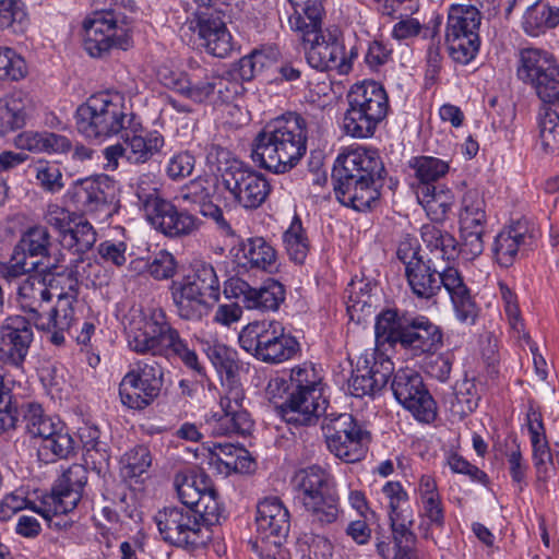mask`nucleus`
<instances>
[{"label": "nucleus", "mask_w": 559, "mask_h": 559, "mask_svg": "<svg viewBox=\"0 0 559 559\" xmlns=\"http://www.w3.org/2000/svg\"><path fill=\"white\" fill-rule=\"evenodd\" d=\"M195 516L190 508L169 507L157 512L155 522L165 542L177 547L197 548L204 545L210 535Z\"/></svg>", "instance_id": "nucleus-15"}, {"label": "nucleus", "mask_w": 559, "mask_h": 559, "mask_svg": "<svg viewBox=\"0 0 559 559\" xmlns=\"http://www.w3.org/2000/svg\"><path fill=\"white\" fill-rule=\"evenodd\" d=\"M34 333L29 320L11 316L0 325V362L21 368L26 359Z\"/></svg>", "instance_id": "nucleus-26"}, {"label": "nucleus", "mask_w": 559, "mask_h": 559, "mask_svg": "<svg viewBox=\"0 0 559 559\" xmlns=\"http://www.w3.org/2000/svg\"><path fill=\"white\" fill-rule=\"evenodd\" d=\"M486 228H460L462 242L459 248L456 239L448 231L427 225L421 229V237L431 251L440 252L444 260H452L459 254L469 261L484 251L483 236Z\"/></svg>", "instance_id": "nucleus-21"}, {"label": "nucleus", "mask_w": 559, "mask_h": 559, "mask_svg": "<svg viewBox=\"0 0 559 559\" xmlns=\"http://www.w3.org/2000/svg\"><path fill=\"white\" fill-rule=\"evenodd\" d=\"M378 347L389 345L413 350L415 354L432 353L442 345V332L425 316L403 314L395 310L382 311L374 325Z\"/></svg>", "instance_id": "nucleus-4"}, {"label": "nucleus", "mask_w": 559, "mask_h": 559, "mask_svg": "<svg viewBox=\"0 0 559 559\" xmlns=\"http://www.w3.org/2000/svg\"><path fill=\"white\" fill-rule=\"evenodd\" d=\"M384 173L377 151L364 146L347 147L336 158L332 178L336 199L358 212L377 202L378 186Z\"/></svg>", "instance_id": "nucleus-1"}, {"label": "nucleus", "mask_w": 559, "mask_h": 559, "mask_svg": "<svg viewBox=\"0 0 559 559\" xmlns=\"http://www.w3.org/2000/svg\"><path fill=\"white\" fill-rule=\"evenodd\" d=\"M480 13L475 5L453 4L449 10L445 40L452 59L466 64L479 49Z\"/></svg>", "instance_id": "nucleus-13"}, {"label": "nucleus", "mask_w": 559, "mask_h": 559, "mask_svg": "<svg viewBox=\"0 0 559 559\" xmlns=\"http://www.w3.org/2000/svg\"><path fill=\"white\" fill-rule=\"evenodd\" d=\"M245 391L240 384L230 380L221 396L222 414L206 418L205 425L213 436H245L252 429L253 421L243 405Z\"/></svg>", "instance_id": "nucleus-17"}, {"label": "nucleus", "mask_w": 559, "mask_h": 559, "mask_svg": "<svg viewBox=\"0 0 559 559\" xmlns=\"http://www.w3.org/2000/svg\"><path fill=\"white\" fill-rule=\"evenodd\" d=\"M518 76L530 84L544 103L559 100V66L549 52L537 48L523 49Z\"/></svg>", "instance_id": "nucleus-14"}, {"label": "nucleus", "mask_w": 559, "mask_h": 559, "mask_svg": "<svg viewBox=\"0 0 559 559\" xmlns=\"http://www.w3.org/2000/svg\"><path fill=\"white\" fill-rule=\"evenodd\" d=\"M522 25L526 34L538 36L558 25V15L547 2L538 0L526 9Z\"/></svg>", "instance_id": "nucleus-48"}, {"label": "nucleus", "mask_w": 559, "mask_h": 559, "mask_svg": "<svg viewBox=\"0 0 559 559\" xmlns=\"http://www.w3.org/2000/svg\"><path fill=\"white\" fill-rule=\"evenodd\" d=\"M33 171L36 186L44 192L58 194L64 189L66 183L63 174L60 167L56 164L49 160L39 159L33 165Z\"/></svg>", "instance_id": "nucleus-54"}, {"label": "nucleus", "mask_w": 559, "mask_h": 559, "mask_svg": "<svg viewBox=\"0 0 559 559\" xmlns=\"http://www.w3.org/2000/svg\"><path fill=\"white\" fill-rule=\"evenodd\" d=\"M50 247L51 236L48 229L43 225H35L22 233L13 249L26 259L47 258L49 257Z\"/></svg>", "instance_id": "nucleus-45"}, {"label": "nucleus", "mask_w": 559, "mask_h": 559, "mask_svg": "<svg viewBox=\"0 0 559 559\" xmlns=\"http://www.w3.org/2000/svg\"><path fill=\"white\" fill-rule=\"evenodd\" d=\"M309 66L319 71H335L347 74L352 70V60L356 53L345 51L343 39L331 32H320L302 40Z\"/></svg>", "instance_id": "nucleus-20"}, {"label": "nucleus", "mask_w": 559, "mask_h": 559, "mask_svg": "<svg viewBox=\"0 0 559 559\" xmlns=\"http://www.w3.org/2000/svg\"><path fill=\"white\" fill-rule=\"evenodd\" d=\"M322 431L329 451L345 463L364 459L370 442V432L350 414H329L322 420Z\"/></svg>", "instance_id": "nucleus-11"}, {"label": "nucleus", "mask_w": 559, "mask_h": 559, "mask_svg": "<svg viewBox=\"0 0 559 559\" xmlns=\"http://www.w3.org/2000/svg\"><path fill=\"white\" fill-rule=\"evenodd\" d=\"M441 287L448 292L457 320L464 324L475 323L479 308L476 305L469 288L466 286L461 273L454 267H447L439 272Z\"/></svg>", "instance_id": "nucleus-32"}, {"label": "nucleus", "mask_w": 559, "mask_h": 559, "mask_svg": "<svg viewBox=\"0 0 559 559\" xmlns=\"http://www.w3.org/2000/svg\"><path fill=\"white\" fill-rule=\"evenodd\" d=\"M391 389L397 402L417 420L431 423L436 418V402L417 371L413 369L399 370L394 374Z\"/></svg>", "instance_id": "nucleus-19"}, {"label": "nucleus", "mask_w": 559, "mask_h": 559, "mask_svg": "<svg viewBox=\"0 0 559 559\" xmlns=\"http://www.w3.org/2000/svg\"><path fill=\"white\" fill-rule=\"evenodd\" d=\"M155 229L165 236L177 238L195 233L202 222L187 210L179 211L170 201L162 202L146 218Z\"/></svg>", "instance_id": "nucleus-31"}, {"label": "nucleus", "mask_w": 559, "mask_h": 559, "mask_svg": "<svg viewBox=\"0 0 559 559\" xmlns=\"http://www.w3.org/2000/svg\"><path fill=\"white\" fill-rule=\"evenodd\" d=\"M250 461L246 457V451L230 443H215L211 450L210 464L217 465L221 473H230L248 468Z\"/></svg>", "instance_id": "nucleus-49"}, {"label": "nucleus", "mask_w": 559, "mask_h": 559, "mask_svg": "<svg viewBox=\"0 0 559 559\" xmlns=\"http://www.w3.org/2000/svg\"><path fill=\"white\" fill-rule=\"evenodd\" d=\"M307 140L305 119L296 114L283 115L267 122L257 134L252 158L274 174H285L305 156Z\"/></svg>", "instance_id": "nucleus-2"}, {"label": "nucleus", "mask_w": 559, "mask_h": 559, "mask_svg": "<svg viewBox=\"0 0 559 559\" xmlns=\"http://www.w3.org/2000/svg\"><path fill=\"white\" fill-rule=\"evenodd\" d=\"M87 481V471L83 465L70 466L56 481L47 497H53L63 502V510H74L82 499Z\"/></svg>", "instance_id": "nucleus-37"}, {"label": "nucleus", "mask_w": 559, "mask_h": 559, "mask_svg": "<svg viewBox=\"0 0 559 559\" xmlns=\"http://www.w3.org/2000/svg\"><path fill=\"white\" fill-rule=\"evenodd\" d=\"M73 254L74 258L70 259L67 265L69 278L73 280L75 284L85 282L96 285L102 271L100 264L87 252Z\"/></svg>", "instance_id": "nucleus-55"}, {"label": "nucleus", "mask_w": 559, "mask_h": 559, "mask_svg": "<svg viewBox=\"0 0 559 559\" xmlns=\"http://www.w3.org/2000/svg\"><path fill=\"white\" fill-rule=\"evenodd\" d=\"M27 100L21 93L0 98V135L21 129L26 123Z\"/></svg>", "instance_id": "nucleus-43"}, {"label": "nucleus", "mask_w": 559, "mask_h": 559, "mask_svg": "<svg viewBox=\"0 0 559 559\" xmlns=\"http://www.w3.org/2000/svg\"><path fill=\"white\" fill-rule=\"evenodd\" d=\"M255 524L262 539L274 538L273 544L278 545L289 532L288 510L280 498L267 497L258 503Z\"/></svg>", "instance_id": "nucleus-30"}, {"label": "nucleus", "mask_w": 559, "mask_h": 559, "mask_svg": "<svg viewBox=\"0 0 559 559\" xmlns=\"http://www.w3.org/2000/svg\"><path fill=\"white\" fill-rule=\"evenodd\" d=\"M27 14L20 0H0V28L23 33L27 26Z\"/></svg>", "instance_id": "nucleus-60"}, {"label": "nucleus", "mask_w": 559, "mask_h": 559, "mask_svg": "<svg viewBox=\"0 0 559 559\" xmlns=\"http://www.w3.org/2000/svg\"><path fill=\"white\" fill-rule=\"evenodd\" d=\"M292 484L312 521L330 524L338 518V499L333 491L332 477L323 468L312 465L295 473Z\"/></svg>", "instance_id": "nucleus-8"}, {"label": "nucleus", "mask_w": 559, "mask_h": 559, "mask_svg": "<svg viewBox=\"0 0 559 559\" xmlns=\"http://www.w3.org/2000/svg\"><path fill=\"white\" fill-rule=\"evenodd\" d=\"M22 421L27 435L41 439L39 454L49 460L68 459L74 451V440L67 426L45 413L41 405L27 403L22 406Z\"/></svg>", "instance_id": "nucleus-10"}, {"label": "nucleus", "mask_w": 559, "mask_h": 559, "mask_svg": "<svg viewBox=\"0 0 559 559\" xmlns=\"http://www.w3.org/2000/svg\"><path fill=\"white\" fill-rule=\"evenodd\" d=\"M221 170V167H218ZM222 183L245 209L260 207L266 200L271 186L266 178L234 159L221 173Z\"/></svg>", "instance_id": "nucleus-16"}, {"label": "nucleus", "mask_w": 559, "mask_h": 559, "mask_svg": "<svg viewBox=\"0 0 559 559\" xmlns=\"http://www.w3.org/2000/svg\"><path fill=\"white\" fill-rule=\"evenodd\" d=\"M539 238V229L527 218L506 226L495 238L493 255L499 265L511 266L519 255L532 250Z\"/></svg>", "instance_id": "nucleus-25"}, {"label": "nucleus", "mask_w": 559, "mask_h": 559, "mask_svg": "<svg viewBox=\"0 0 559 559\" xmlns=\"http://www.w3.org/2000/svg\"><path fill=\"white\" fill-rule=\"evenodd\" d=\"M235 257L239 265L263 271L271 270L276 262L275 249L261 237L242 241L237 248Z\"/></svg>", "instance_id": "nucleus-41"}, {"label": "nucleus", "mask_w": 559, "mask_h": 559, "mask_svg": "<svg viewBox=\"0 0 559 559\" xmlns=\"http://www.w3.org/2000/svg\"><path fill=\"white\" fill-rule=\"evenodd\" d=\"M122 463L123 473L127 477H139L152 464L150 450L145 445H138L124 454Z\"/></svg>", "instance_id": "nucleus-64"}, {"label": "nucleus", "mask_w": 559, "mask_h": 559, "mask_svg": "<svg viewBox=\"0 0 559 559\" xmlns=\"http://www.w3.org/2000/svg\"><path fill=\"white\" fill-rule=\"evenodd\" d=\"M19 302L25 312L29 313L31 320L40 319L39 309L45 301L51 299L50 290L45 280L36 273H32L19 285Z\"/></svg>", "instance_id": "nucleus-42"}, {"label": "nucleus", "mask_w": 559, "mask_h": 559, "mask_svg": "<svg viewBox=\"0 0 559 559\" xmlns=\"http://www.w3.org/2000/svg\"><path fill=\"white\" fill-rule=\"evenodd\" d=\"M393 364L389 359L374 361L371 367L358 368L348 382V390L356 397L372 396L381 391L392 373Z\"/></svg>", "instance_id": "nucleus-35"}, {"label": "nucleus", "mask_w": 559, "mask_h": 559, "mask_svg": "<svg viewBox=\"0 0 559 559\" xmlns=\"http://www.w3.org/2000/svg\"><path fill=\"white\" fill-rule=\"evenodd\" d=\"M39 261H27L15 249L12 250L9 261L0 262V276L9 283L28 276L37 270Z\"/></svg>", "instance_id": "nucleus-62"}, {"label": "nucleus", "mask_w": 559, "mask_h": 559, "mask_svg": "<svg viewBox=\"0 0 559 559\" xmlns=\"http://www.w3.org/2000/svg\"><path fill=\"white\" fill-rule=\"evenodd\" d=\"M128 343L138 354H151L168 359L178 358L187 368L204 374L197 353L170 324L162 309H152L147 313L140 312L133 316Z\"/></svg>", "instance_id": "nucleus-3"}, {"label": "nucleus", "mask_w": 559, "mask_h": 559, "mask_svg": "<svg viewBox=\"0 0 559 559\" xmlns=\"http://www.w3.org/2000/svg\"><path fill=\"white\" fill-rule=\"evenodd\" d=\"M271 63L262 51H253L242 57L237 63L223 74L213 76V100L229 103L245 92L243 81L252 80L258 73Z\"/></svg>", "instance_id": "nucleus-23"}, {"label": "nucleus", "mask_w": 559, "mask_h": 559, "mask_svg": "<svg viewBox=\"0 0 559 559\" xmlns=\"http://www.w3.org/2000/svg\"><path fill=\"white\" fill-rule=\"evenodd\" d=\"M417 186H436L450 170L449 163L433 156H417L409 162Z\"/></svg>", "instance_id": "nucleus-51"}, {"label": "nucleus", "mask_w": 559, "mask_h": 559, "mask_svg": "<svg viewBox=\"0 0 559 559\" xmlns=\"http://www.w3.org/2000/svg\"><path fill=\"white\" fill-rule=\"evenodd\" d=\"M240 347L261 361L278 364L292 358L298 350V342L285 334L277 321H253L243 326L238 335Z\"/></svg>", "instance_id": "nucleus-9"}, {"label": "nucleus", "mask_w": 559, "mask_h": 559, "mask_svg": "<svg viewBox=\"0 0 559 559\" xmlns=\"http://www.w3.org/2000/svg\"><path fill=\"white\" fill-rule=\"evenodd\" d=\"M542 145L547 153H559V107L546 112L539 123Z\"/></svg>", "instance_id": "nucleus-63"}, {"label": "nucleus", "mask_w": 559, "mask_h": 559, "mask_svg": "<svg viewBox=\"0 0 559 559\" xmlns=\"http://www.w3.org/2000/svg\"><path fill=\"white\" fill-rule=\"evenodd\" d=\"M224 295L228 299L240 301L249 310L274 311L285 300V288L273 278L253 287L242 278L234 276L224 283Z\"/></svg>", "instance_id": "nucleus-24"}, {"label": "nucleus", "mask_w": 559, "mask_h": 559, "mask_svg": "<svg viewBox=\"0 0 559 559\" xmlns=\"http://www.w3.org/2000/svg\"><path fill=\"white\" fill-rule=\"evenodd\" d=\"M389 519L397 549H413V545L416 543V535L412 531L414 516L409 506H393V508H389Z\"/></svg>", "instance_id": "nucleus-47"}, {"label": "nucleus", "mask_w": 559, "mask_h": 559, "mask_svg": "<svg viewBox=\"0 0 559 559\" xmlns=\"http://www.w3.org/2000/svg\"><path fill=\"white\" fill-rule=\"evenodd\" d=\"M60 242L73 253H86L96 242V231L85 219L69 226L60 236Z\"/></svg>", "instance_id": "nucleus-52"}, {"label": "nucleus", "mask_w": 559, "mask_h": 559, "mask_svg": "<svg viewBox=\"0 0 559 559\" xmlns=\"http://www.w3.org/2000/svg\"><path fill=\"white\" fill-rule=\"evenodd\" d=\"M164 385L163 367L152 358L130 365L119 384L121 403L130 409L142 411L160 394Z\"/></svg>", "instance_id": "nucleus-12"}, {"label": "nucleus", "mask_w": 559, "mask_h": 559, "mask_svg": "<svg viewBox=\"0 0 559 559\" xmlns=\"http://www.w3.org/2000/svg\"><path fill=\"white\" fill-rule=\"evenodd\" d=\"M347 100L348 108L343 118L344 133L354 139L371 138L389 111L385 90L376 81H364L352 86Z\"/></svg>", "instance_id": "nucleus-7"}, {"label": "nucleus", "mask_w": 559, "mask_h": 559, "mask_svg": "<svg viewBox=\"0 0 559 559\" xmlns=\"http://www.w3.org/2000/svg\"><path fill=\"white\" fill-rule=\"evenodd\" d=\"M212 187L206 178L198 177L182 186L176 197L180 204L199 207L200 213L213 219L225 234L231 235L233 229L225 219L223 211L212 201Z\"/></svg>", "instance_id": "nucleus-28"}, {"label": "nucleus", "mask_w": 559, "mask_h": 559, "mask_svg": "<svg viewBox=\"0 0 559 559\" xmlns=\"http://www.w3.org/2000/svg\"><path fill=\"white\" fill-rule=\"evenodd\" d=\"M485 207V200L479 190H466L461 200L460 228H486L487 215Z\"/></svg>", "instance_id": "nucleus-44"}, {"label": "nucleus", "mask_w": 559, "mask_h": 559, "mask_svg": "<svg viewBox=\"0 0 559 559\" xmlns=\"http://www.w3.org/2000/svg\"><path fill=\"white\" fill-rule=\"evenodd\" d=\"M326 409L322 390H292L287 401L276 406L277 414L293 425H311Z\"/></svg>", "instance_id": "nucleus-27"}, {"label": "nucleus", "mask_w": 559, "mask_h": 559, "mask_svg": "<svg viewBox=\"0 0 559 559\" xmlns=\"http://www.w3.org/2000/svg\"><path fill=\"white\" fill-rule=\"evenodd\" d=\"M176 312L182 320L200 321L210 312L207 298L219 299V280L212 264L197 262L190 274L170 286Z\"/></svg>", "instance_id": "nucleus-6"}, {"label": "nucleus", "mask_w": 559, "mask_h": 559, "mask_svg": "<svg viewBox=\"0 0 559 559\" xmlns=\"http://www.w3.org/2000/svg\"><path fill=\"white\" fill-rule=\"evenodd\" d=\"M205 477L197 475L177 474L175 487L183 508H194L201 495L204 492Z\"/></svg>", "instance_id": "nucleus-59"}, {"label": "nucleus", "mask_w": 559, "mask_h": 559, "mask_svg": "<svg viewBox=\"0 0 559 559\" xmlns=\"http://www.w3.org/2000/svg\"><path fill=\"white\" fill-rule=\"evenodd\" d=\"M20 150L48 155H63L72 150V142L63 134L50 131H24L15 138Z\"/></svg>", "instance_id": "nucleus-36"}, {"label": "nucleus", "mask_w": 559, "mask_h": 559, "mask_svg": "<svg viewBox=\"0 0 559 559\" xmlns=\"http://www.w3.org/2000/svg\"><path fill=\"white\" fill-rule=\"evenodd\" d=\"M479 394L473 379L464 378L455 382L449 409L454 418L463 419L478 406Z\"/></svg>", "instance_id": "nucleus-46"}, {"label": "nucleus", "mask_w": 559, "mask_h": 559, "mask_svg": "<svg viewBox=\"0 0 559 559\" xmlns=\"http://www.w3.org/2000/svg\"><path fill=\"white\" fill-rule=\"evenodd\" d=\"M204 489L198 503L190 509L197 514V521L201 522L203 530H207V526L218 523L223 510L216 490L209 484H204Z\"/></svg>", "instance_id": "nucleus-57"}, {"label": "nucleus", "mask_w": 559, "mask_h": 559, "mask_svg": "<svg viewBox=\"0 0 559 559\" xmlns=\"http://www.w3.org/2000/svg\"><path fill=\"white\" fill-rule=\"evenodd\" d=\"M133 115L128 110L123 95L100 92L90 96L75 114L79 133L86 139L105 140L131 128Z\"/></svg>", "instance_id": "nucleus-5"}, {"label": "nucleus", "mask_w": 559, "mask_h": 559, "mask_svg": "<svg viewBox=\"0 0 559 559\" xmlns=\"http://www.w3.org/2000/svg\"><path fill=\"white\" fill-rule=\"evenodd\" d=\"M82 29L83 47L93 58H104L114 48H123V28L111 11L93 12L84 19Z\"/></svg>", "instance_id": "nucleus-22"}, {"label": "nucleus", "mask_w": 559, "mask_h": 559, "mask_svg": "<svg viewBox=\"0 0 559 559\" xmlns=\"http://www.w3.org/2000/svg\"><path fill=\"white\" fill-rule=\"evenodd\" d=\"M78 302V289L70 285L69 290L58 296L55 307L50 310L47 318L34 319L38 329L49 332L52 344L60 346L64 343V334L75 321L74 305Z\"/></svg>", "instance_id": "nucleus-29"}, {"label": "nucleus", "mask_w": 559, "mask_h": 559, "mask_svg": "<svg viewBox=\"0 0 559 559\" xmlns=\"http://www.w3.org/2000/svg\"><path fill=\"white\" fill-rule=\"evenodd\" d=\"M284 243L290 260L301 264L308 254L309 245L300 221H294L285 231Z\"/></svg>", "instance_id": "nucleus-61"}, {"label": "nucleus", "mask_w": 559, "mask_h": 559, "mask_svg": "<svg viewBox=\"0 0 559 559\" xmlns=\"http://www.w3.org/2000/svg\"><path fill=\"white\" fill-rule=\"evenodd\" d=\"M135 195L138 198V205L143 210L146 218L162 205V202L166 201L159 194L158 182L151 175L139 177L135 185Z\"/></svg>", "instance_id": "nucleus-58"}, {"label": "nucleus", "mask_w": 559, "mask_h": 559, "mask_svg": "<svg viewBox=\"0 0 559 559\" xmlns=\"http://www.w3.org/2000/svg\"><path fill=\"white\" fill-rule=\"evenodd\" d=\"M193 31L202 40L205 50L218 58H226L233 50V38L225 22L212 14H204L197 19Z\"/></svg>", "instance_id": "nucleus-34"}, {"label": "nucleus", "mask_w": 559, "mask_h": 559, "mask_svg": "<svg viewBox=\"0 0 559 559\" xmlns=\"http://www.w3.org/2000/svg\"><path fill=\"white\" fill-rule=\"evenodd\" d=\"M202 349L215 369L228 379L238 371V354L235 349L218 342H204Z\"/></svg>", "instance_id": "nucleus-53"}, {"label": "nucleus", "mask_w": 559, "mask_h": 559, "mask_svg": "<svg viewBox=\"0 0 559 559\" xmlns=\"http://www.w3.org/2000/svg\"><path fill=\"white\" fill-rule=\"evenodd\" d=\"M124 156L134 164L147 162L164 145V139L157 132L136 133L135 124L124 130Z\"/></svg>", "instance_id": "nucleus-40"}, {"label": "nucleus", "mask_w": 559, "mask_h": 559, "mask_svg": "<svg viewBox=\"0 0 559 559\" xmlns=\"http://www.w3.org/2000/svg\"><path fill=\"white\" fill-rule=\"evenodd\" d=\"M67 197L84 214L94 218H107L115 209L114 181L105 175L76 180Z\"/></svg>", "instance_id": "nucleus-18"}, {"label": "nucleus", "mask_w": 559, "mask_h": 559, "mask_svg": "<svg viewBox=\"0 0 559 559\" xmlns=\"http://www.w3.org/2000/svg\"><path fill=\"white\" fill-rule=\"evenodd\" d=\"M63 502L53 497L44 496L40 503L33 507V511L40 514L50 528L66 531L72 526L73 521L68 514L73 510H63Z\"/></svg>", "instance_id": "nucleus-56"}, {"label": "nucleus", "mask_w": 559, "mask_h": 559, "mask_svg": "<svg viewBox=\"0 0 559 559\" xmlns=\"http://www.w3.org/2000/svg\"><path fill=\"white\" fill-rule=\"evenodd\" d=\"M213 76L206 68L199 64H190L187 85L182 96L195 102L203 103L213 98Z\"/></svg>", "instance_id": "nucleus-50"}, {"label": "nucleus", "mask_w": 559, "mask_h": 559, "mask_svg": "<svg viewBox=\"0 0 559 559\" xmlns=\"http://www.w3.org/2000/svg\"><path fill=\"white\" fill-rule=\"evenodd\" d=\"M324 0H304L301 3H294L293 13L288 17L290 29L305 40L322 32L321 23L324 13Z\"/></svg>", "instance_id": "nucleus-38"}, {"label": "nucleus", "mask_w": 559, "mask_h": 559, "mask_svg": "<svg viewBox=\"0 0 559 559\" xmlns=\"http://www.w3.org/2000/svg\"><path fill=\"white\" fill-rule=\"evenodd\" d=\"M416 197L428 217L438 223L447 218L455 201L452 190L441 183L416 186Z\"/></svg>", "instance_id": "nucleus-39"}, {"label": "nucleus", "mask_w": 559, "mask_h": 559, "mask_svg": "<svg viewBox=\"0 0 559 559\" xmlns=\"http://www.w3.org/2000/svg\"><path fill=\"white\" fill-rule=\"evenodd\" d=\"M402 247L397 250V257L405 263V275L412 292L419 298L429 299L441 289L439 271L432 269L429 263L417 257L414 251L409 261H405Z\"/></svg>", "instance_id": "nucleus-33"}]
</instances>
